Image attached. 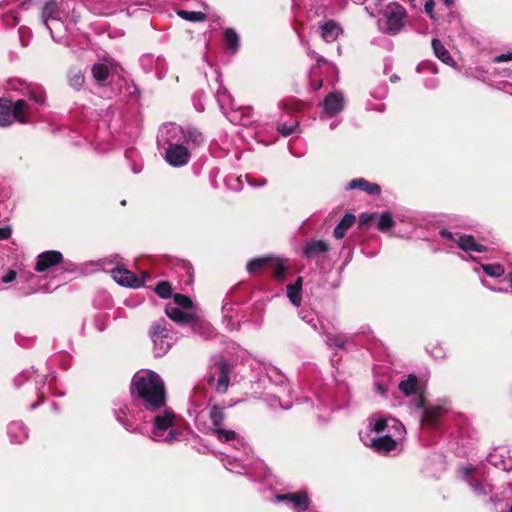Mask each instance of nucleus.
I'll return each mask as SVG.
<instances>
[{"label":"nucleus","instance_id":"dca6fc26","mask_svg":"<svg viewBox=\"0 0 512 512\" xmlns=\"http://www.w3.org/2000/svg\"><path fill=\"white\" fill-rule=\"evenodd\" d=\"M446 412L445 408L436 405L424 408L422 424L428 426H436L438 419Z\"/></svg>","mask_w":512,"mask_h":512},{"label":"nucleus","instance_id":"ea45409f","mask_svg":"<svg viewBox=\"0 0 512 512\" xmlns=\"http://www.w3.org/2000/svg\"><path fill=\"white\" fill-rule=\"evenodd\" d=\"M434 6H435V3L433 0H427L425 2V5H424V9H425V12L427 14H429V16L432 18V19H435V16H434V13H433V9H434Z\"/></svg>","mask_w":512,"mask_h":512},{"label":"nucleus","instance_id":"4d7b16f0","mask_svg":"<svg viewBox=\"0 0 512 512\" xmlns=\"http://www.w3.org/2000/svg\"><path fill=\"white\" fill-rule=\"evenodd\" d=\"M445 4L446 5H451L453 3V0H444Z\"/></svg>","mask_w":512,"mask_h":512},{"label":"nucleus","instance_id":"49530a36","mask_svg":"<svg viewBox=\"0 0 512 512\" xmlns=\"http://www.w3.org/2000/svg\"><path fill=\"white\" fill-rule=\"evenodd\" d=\"M303 278L301 276L297 277L294 283H290L293 287L302 291Z\"/></svg>","mask_w":512,"mask_h":512},{"label":"nucleus","instance_id":"bb28decb","mask_svg":"<svg viewBox=\"0 0 512 512\" xmlns=\"http://www.w3.org/2000/svg\"><path fill=\"white\" fill-rule=\"evenodd\" d=\"M177 15L190 22H204L207 19V15L202 11L179 10Z\"/></svg>","mask_w":512,"mask_h":512},{"label":"nucleus","instance_id":"6e6552de","mask_svg":"<svg viewBox=\"0 0 512 512\" xmlns=\"http://www.w3.org/2000/svg\"><path fill=\"white\" fill-rule=\"evenodd\" d=\"M114 280L120 285L139 288L144 285L143 279H138V276L125 268H115L112 270Z\"/></svg>","mask_w":512,"mask_h":512},{"label":"nucleus","instance_id":"6e6d98bb","mask_svg":"<svg viewBox=\"0 0 512 512\" xmlns=\"http://www.w3.org/2000/svg\"><path fill=\"white\" fill-rule=\"evenodd\" d=\"M508 280L512 286V271L508 274Z\"/></svg>","mask_w":512,"mask_h":512},{"label":"nucleus","instance_id":"1a4fd4ad","mask_svg":"<svg viewBox=\"0 0 512 512\" xmlns=\"http://www.w3.org/2000/svg\"><path fill=\"white\" fill-rule=\"evenodd\" d=\"M330 245L325 240L313 239L303 246V254L307 259H314L330 251Z\"/></svg>","mask_w":512,"mask_h":512},{"label":"nucleus","instance_id":"de8ad7c7","mask_svg":"<svg viewBox=\"0 0 512 512\" xmlns=\"http://www.w3.org/2000/svg\"><path fill=\"white\" fill-rule=\"evenodd\" d=\"M327 59L324 58L323 56H317L316 57V67L317 68H320L322 65H325L327 64Z\"/></svg>","mask_w":512,"mask_h":512},{"label":"nucleus","instance_id":"a211bd4d","mask_svg":"<svg viewBox=\"0 0 512 512\" xmlns=\"http://www.w3.org/2000/svg\"><path fill=\"white\" fill-rule=\"evenodd\" d=\"M396 446L397 442L389 435L371 440V447L377 453H389L390 451L394 450Z\"/></svg>","mask_w":512,"mask_h":512},{"label":"nucleus","instance_id":"aec40b11","mask_svg":"<svg viewBox=\"0 0 512 512\" xmlns=\"http://www.w3.org/2000/svg\"><path fill=\"white\" fill-rule=\"evenodd\" d=\"M398 388L406 396L416 395L420 390L418 378L416 375L410 374L407 379L399 383Z\"/></svg>","mask_w":512,"mask_h":512},{"label":"nucleus","instance_id":"f3484780","mask_svg":"<svg viewBox=\"0 0 512 512\" xmlns=\"http://www.w3.org/2000/svg\"><path fill=\"white\" fill-rule=\"evenodd\" d=\"M456 242L458 246L466 252L472 251L482 253L487 251V247L477 243L472 235H460L459 239Z\"/></svg>","mask_w":512,"mask_h":512},{"label":"nucleus","instance_id":"0eeeda50","mask_svg":"<svg viewBox=\"0 0 512 512\" xmlns=\"http://www.w3.org/2000/svg\"><path fill=\"white\" fill-rule=\"evenodd\" d=\"M190 158V152L182 144H170L165 151L166 161L174 167L186 165Z\"/></svg>","mask_w":512,"mask_h":512},{"label":"nucleus","instance_id":"72a5a7b5","mask_svg":"<svg viewBox=\"0 0 512 512\" xmlns=\"http://www.w3.org/2000/svg\"><path fill=\"white\" fill-rule=\"evenodd\" d=\"M286 289H287V296H288L289 300L291 301V303L295 307H299L301 305V301H302V291L293 287L290 284L287 285Z\"/></svg>","mask_w":512,"mask_h":512},{"label":"nucleus","instance_id":"c756f323","mask_svg":"<svg viewBox=\"0 0 512 512\" xmlns=\"http://www.w3.org/2000/svg\"><path fill=\"white\" fill-rule=\"evenodd\" d=\"M395 225L390 212H383L377 222V229L381 232H386Z\"/></svg>","mask_w":512,"mask_h":512},{"label":"nucleus","instance_id":"4c0bfd02","mask_svg":"<svg viewBox=\"0 0 512 512\" xmlns=\"http://www.w3.org/2000/svg\"><path fill=\"white\" fill-rule=\"evenodd\" d=\"M329 339V343L331 345H334L340 349H344L345 348V345L347 343V340L346 338H344L343 336H331L328 338Z\"/></svg>","mask_w":512,"mask_h":512},{"label":"nucleus","instance_id":"ddd939ff","mask_svg":"<svg viewBox=\"0 0 512 512\" xmlns=\"http://www.w3.org/2000/svg\"><path fill=\"white\" fill-rule=\"evenodd\" d=\"M344 99L341 93H329L324 99V110L331 115H335L342 111Z\"/></svg>","mask_w":512,"mask_h":512},{"label":"nucleus","instance_id":"c85d7f7f","mask_svg":"<svg viewBox=\"0 0 512 512\" xmlns=\"http://www.w3.org/2000/svg\"><path fill=\"white\" fill-rule=\"evenodd\" d=\"M68 80L71 87L79 90L85 82V77L80 69H72L68 74Z\"/></svg>","mask_w":512,"mask_h":512},{"label":"nucleus","instance_id":"2f4dec72","mask_svg":"<svg viewBox=\"0 0 512 512\" xmlns=\"http://www.w3.org/2000/svg\"><path fill=\"white\" fill-rule=\"evenodd\" d=\"M213 434L221 442H230L236 439V432L234 430H226L221 427L215 428Z\"/></svg>","mask_w":512,"mask_h":512},{"label":"nucleus","instance_id":"c03bdc74","mask_svg":"<svg viewBox=\"0 0 512 512\" xmlns=\"http://www.w3.org/2000/svg\"><path fill=\"white\" fill-rule=\"evenodd\" d=\"M414 405L417 408H424L425 407V397H424V395L422 393L418 392V396H417V398L414 401Z\"/></svg>","mask_w":512,"mask_h":512},{"label":"nucleus","instance_id":"39448f33","mask_svg":"<svg viewBox=\"0 0 512 512\" xmlns=\"http://www.w3.org/2000/svg\"><path fill=\"white\" fill-rule=\"evenodd\" d=\"M275 499L277 502L290 503L292 508L297 511H307L311 504L309 495L305 490L278 494L275 496Z\"/></svg>","mask_w":512,"mask_h":512},{"label":"nucleus","instance_id":"6ab92c4d","mask_svg":"<svg viewBox=\"0 0 512 512\" xmlns=\"http://www.w3.org/2000/svg\"><path fill=\"white\" fill-rule=\"evenodd\" d=\"M356 217L352 213H346L337 226L334 228L333 236L336 239H342L346 235V232L355 223Z\"/></svg>","mask_w":512,"mask_h":512},{"label":"nucleus","instance_id":"f704fd0d","mask_svg":"<svg viewBox=\"0 0 512 512\" xmlns=\"http://www.w3.org/2000/svg\"><path fill=\"white\" fill-rule=\"evenodd\" d=\"M172 297L174 303L183 309H191L193 306L192 299L187 295L176 293Z\"/></svg>","mask_w":512,"mask_h":512},{"label":"nucleus","instance_id":"bf43d9fd","mask_svg":"<svg viewBox=\"0 0 512 512\" xmlns=\"http://www.w3.org/2000/svg\"><path fill=\"white\" fill-rule=\"evenodd\" d=\"M410 3L414 2L415 0H408Z\"/></svg>","mask_w":512,"mask_h":512},{"label":"nucleus","instance_id":"864d4df0","mask_svg":"<svg viewBox=\"0 0 512 512\" xmlns=\"http://www.w3.org/2000/svg\"><path fill=\"white\" fill-rule=\"evenodd\" d=\"M308 55L311 56V57H315V58L317 57L316 52L313 51V50H309L308 51Z\"/></svg>","mask_w":512,"mask_h":512},{"label":"nucleus","instance_id":"423d86ee","mask_svg":"<svg viewBox=\"0 0 512 512\" xmlns=\"http://www.w3.org/2000/svg\"><path fill=\"white\" fill-rule=\"evenodd\" d=\"M63 262L64 257L60 251L48 250L40 253L37 256L34 269L36 272L42 273Z\"/></svg>","mask_w":512,"mask_h":512},{"label":"nucleus","instance_id":"9b49d317","mask_svg":"<svg viewBox=\"0 0 512 512\" xmlns=\"http://www.w3.org/2000/svg\"><path fill=\"white\" fill-rule=\"evenodd\" d=\"M216 366L219 371L216 390L219 393H225L230 383V374L233 367L224 360L218 361Z\"/></svg>","mask_w":512,"mask_h":512},{"label":"nucleus","instance_id":"58836bf2","mask_svg":"<svg viewBox=\"0 0 512 512\" xmlns=\"http://www.w3.org/2000/svg\"><path fill=\"white\" fill-rule=\"evenodd\" d=\"M387 427V421L385 419H378L372 426V430L376 433L383 432Z\"/></svg>","mask_w":512,"mask_h":512},{"label":"nucleus","instance_id":"473e14b6","mask_svg":"<svg viewBox=\"0 0 512 512\" xmlns=\"http://www.w3.org/2000/svg\"><path fill=\"white\" fill-rule=\"evenodd\" d=\"M483 271L490 277L498 278L504 275L505 269L501 264L495 263L484 265Z\"/></svg>","mask_w":512,"mask_h":512},{"label":"nucleus","instance_id":"e433bc0d","mask_svg":"<svg viewBox=\"0 0 512 512\" xmlns=\"http://www.w3.org/2000/svg\"><path fill=\"white\" fill-rule=\"evenodd\" d=\"M375 214L362 213L359 215L358 219V228L364 229L374 220Z\"/></svg>","mask_w":512,"mask_h":512},{"label":"nucleus","instance_id":"cd10ccee","mask_svg":"<svg viewBox=\"0 0 512 512\" xmlns=\"http://www.w3.org/2000/svg\"><path fill=\"white\" fill-rule=\"evenodd\" d=\"M209 418L215 428L221 427L225 419L224 408L219 405H213L209 412Z\"/></svg>","mask_w":512,"mask_h":512},{"label":"nucleus","instance_id":"b1692460","mask_svg":"<svg viewBox=\"0 0 512 512\" xmlns=\"http://www.w3.org/2000/svg\"><path fill=\"white\" fill-rule=\"evenodd\" d=\"M93 78L101 85L108 79L110 68L103 63H95L91 68Z\"/></svg>","mask_w":512,"mask_h":512},{"label":"nucleus","instance_id":"3c124183","mask_svg":"<svg viewBox=\"0 0 512 512\" xmlns=\"http://www.w3.org/2000/svg\"><path fill=\"white\" fill-rule=\"evenodd\" d=\"M399 79L400 77L395 74L390 77V81L393 83L397 82Z\"/></svg>","mask_w":512,"mask_h":512},{"label":"nucleus","instance_id":"13d9d810","mask_svg":"<svg viewBox=\"0 0 512 512\" xmlns=\"http://www.w3.org/2000/svg\"><path fill=\"white\" fill-rule=\"evenodd\" d=\"M365 0H356V2L363 3Z\"/></svg>","mask_w":512,"mask_h":512},{"label":"nucleus","instance_id":"603ef678","mask_svg":"<svg viewBox=\"0 0 512 512\" xmlns=\"http://www.w3.org/2000/svg\"><path fill=\"white\" fill-rule=\"evenodd\" d=\"M473 470H474V468H472V467L465 468L464 473H465L466 475H469Z\"/></svg>","mask_w":512,"mask_h":512},{"label":"nucleus","instance_id":"f03ea898","mask_svg":"<svg viewBox=\"0 0 512 512\" xmlns=\"http://www.w3.org/2000/svg\"><path fill=\"white\" fill-rule=\"evenodd\" d=\"M30 113L29 105L26 100L18 99L14 104L6 97L0 98V126L8 127L15 121L28 123L27 115Z\"/></svg>","mask_w":512,"mask_h":512},{"label":"nucleus","instance_id":"a18cd8bd","mask_svg":"<svg viewBox=\"0 0 512 512\" xmlns=\"http://www.w3.org/2000/svg\"><path fill=\"white\" fill-rule=\"evenodd\" d=\"M322 85L323 81L321 79L311 81V86L315 91L319 90L322 87Z\"/></svg>","mask_w":512,"mask_h":512},{"label":"nucleus","instance_id":"20e7f679","mask_svg":"<svg viewBox=\"0 0 512 512\" xmlns=\"http://www.w3.org/2000/svg\"><path fill=\"white\" fill-rule=\"evenodd\" d=\"M406 16V10L402 5L396 2L390 3L386 13L388 30L392 34L398 33L404 26Z\"/></svg>","mask_w":512,"mask_h":512},{"label":"nucleus","instance_id":"f8f14e48","mask_svg":"<svg viewBox=\"0 0 512 512\" xmlns=\"http://www.w3.org/2000/svg\"><path fill=\"white\" fill-rule=\"evenodd\" d=\"M342 32V28L333 20L326 21L320 26L321 37L327 43L336 41Z\"/></svg>","mask_w":512,"mask_h":512},{"label":"nucleus","instance_id":"052dcab7","mask_svg":"<svg viewBox=\"0 0 512 512\" xmlns=\"http://www.w3.org/2000/svg\"><path fill=\"white\" fill-rule=\"evenodd\" d=\"M509 512H512V506L510 507Z\"/></svg>","mask_w":512,"mask_h":512},{"label":"nucleus","instance_id":"7c9ffc66","mask_svg":"<svg viewBox=\"0 0 512 512\" xmlns=\"http://www.w3.org/2000/svg\"><path fill=\"white\" fill-rule=\"evenodd\" d=\"M155 293L162 299H169L172 295V286L169 281H160L154 288Z\"/></svg>","mask_w":512,"mask_h":512},{"label":"nucleus","instance_id":"f257e3e1","mask_svg":"<svg viewBox=\"0 0 512 512\" xmlns=\"http://www.w3.org/2000/svg\"><path fill=\"white\" fill-rule=\"evenodd\" d=\"M130 393L144 401L149 411H156L166 406V390L161 377L154 371L137 372L130 384Z\"/></svg>","mask_w":512,"mask_h":512},{"label":"nucleus","instance_id":"c9c22d12","mask_svg":"<svg viewBox=\"0 0 512 512\" xmlns=\"http://www.w3.org/2000/svg\"><path fill=\"white\" fill-rule=\"evenodd\" d=\"M298 126L297 121H293L290 124L287 123H280L278 124L277 130L283 135V136H289L294 133L295 129Z\"/></svg>","mask_w":512,"mask_h":512},{"label":"nucleus","instance_id":"393cba45","mask_svg":"<svg viewBox=\"0 0 512 512\" xmlns=\"http://www.w3.org/2000/svg\"><path fill=\"white\" fill-rule=\"evenodd\" d=\"M166 325L167 321L163 318L152 324L150 328V336L154 341L157 338H166L168 336V329Z\"/></svg>","mask_w":512,"mask_h":512},{"label":"nucleus","instance_id":"5701e85b","mask_svg":"<svg viewBox=\"0 0 512 512\" xmlns=\"http://www.w3.org/2000/svg\"><path fill=\"white\" fill-rule=\"evenodd\" d=\"M59 10V5H58V2L56 0H48L46 1V3L44 4L43 8H42V19H43V22H44V25L50 29L49 25H48V21L50 19H54V16L56 15V13L58 12Z\"/></svg>","mask_w":512,"mask_h":512},{"label":"nucleus","instance_id":"09e8293b","mask_svg":"<svg viewBox=\"0 0 512 512\" xmlns=\"http://www.w3.org/2000/svg\"><path fill=\"white\" fill-rule=\"evenodd\" d=\"M150 278H151V275L147 271L142 272L141 277H138V279H143L144 283L146 282L147 279H150Z\"/></svg>","mask_w":512,"mask_h":512},{"label":"nucleus","instance_id":"9d476101","mask_svg":"<svg viewBox=\"0 0 512 512\" xmlns=\"http://www.w3.org/2000/svg\"><path fill=\"white\" fill-rule=\"evenodd\" d=\"M359 189L371 196H378L381 193V187L377 183L369 182L364 178H355L349 181L346 190Z\"/></svg>","mask_w":512,"mask_h":512},{"label":"nucleus","instance_id":"79ce46f5","mask_svg":"<svg viewBox=\"0 0 512 512\" xmlns=\"http://www.w3.org/2000/svg\"><path fill=\"white\" fill-rule=\"evenodd\" d=\"M512 60V52L500 54L495 57L494 61L496 63L506 62Z\"/></svg>","mask_w":512,"mask_h":512},{"label":"nucleus","instance_id":"8fccbe9b","mask_svg":"<svg viewBox=\"0 0 512 512\" xmlns=\"http://www.w3.org/2000/svg\"><path fill=\"white\" fill-rule=\"evenodd\" d=\"M441 235H442L443 237L447 238V239H450V240H452V239H453V234H452L451 232L447 231V230H443V231L441 232Z\"/></svg>","mask_w":512,"mask_h":512},{"label":"nucleus","instance_id":"7ed1b4c3","mask_svg":"<svg viewBox=\"0 0 512 512\" xmlns=\"http://www.w3.org/2000/svg\"><path fill=\"white\" fill-rule=\"evenodd\" d=\"M265 268H272L273 275L278 280H282L284 278L285 272L287 270V266L284 264V260L275 258L273 256L253 258L246 265V270L250 274H257Z\"/></svg>","mask_w":512,"mask_h":512},{"label":"nucleus","instance_id":"4be33fe9","mask_svg":"<svg viewBox=\"0 0 512 512\" xmlns=\"http://www.w3.org/2000/svg\"><path fill=\"white\" fill-rule=\"evenodd\" d=\"M431 44L433 52L439 60H441L445 64H450L451 62H453V58L451 57L449 51L445 48V46L439 39L434 38Z\"/></svg>","mask_w":512,"mask_h":512},{"label":"nucleus","instance_id":"a19ab883","mask_svg":"<svg viewBox=\"0 0 512 512\" xmlns=\"http://www.w3.org/2000/svg\"><path fill=\"white\" fill-rule=\"evenodd\" d=\"M11 234L12 230L9 226L0 227V240H7Z\"/></svg>","mask_w":512,"mask_h":512},{"label":"nucleus","instance_id":"412c9836","mask_svg":"<svg viewBox=\"0 0 512 512\" xmlns=\"http://www.w3.org/2000/svg\"><path fill=\"white\" fill-rule=\"evenodd\" d=\"M174 419L175 413L172 410L167 409L163 414L157 415L153 422L157 429L164 431L173 426Z\"/></svg>","mask_w":512,"mask_h":512},{"label":"nucleus","instance_id":"2eb2a0df","mask_svg":"<svg viewBox=\"0 0 512 512\" xmlns=\"http://www.w3.org/2000/svg\"><path fill=\"white\" fill-rule=\"evenodd\" d=\"M166 315L179 324H189L195 320L192 313L184 312L178 307L167 305L165 308Z\"/></svg>","mask_w":512,"mask_h":512},{"label":"nucleus","instance_id":"5fc2aeb1","mask_svg":"<svg viewBox=\"0 0 512 512\" xmlns=\"http://www.w3.org/2000/svg\"><path fill=\"white\" fill-rule=\"evenodd\" d=\"M215 378L213 375H210L209 378H208V383L209 384H212L214 382Z\"/></svg>","mask_w":512,"mask_h":512},{"label":"nucleus","instance_id":"a878e982","mask_svg":"<svg viewBox=\"0 0 512 512\" xmlns=\"http://www.w3.org/2000/svg\"><path fill=\"white\" fill-rule=\"evenodd\" d=\"M224 39L226 46L232 52H236L239 48V36L233 28H227L224 31Z\"/></svg>","mask_w":512,"mask_h":512},{"label":"nucleus","instance_id":"37998d69","mask_svg":"<svg viewBox=\"0 0 512 512\" xmlns=\"http://www.w3.org/2000/svg\"><path fill=\"white\" fill-rule=\"evenodd\" d=\"M17 273L16 271L10 269L7 274L2 278L4 283H10L16 279Z\"/></svg>","mask_w":512,"mask_h":512},{"label":"nucleus","instance_id":"4468645a","mask_svg":"<svg viewBox=\"0 0 512 512\" xmlns=\"http://www.w3.org/2000/svg\"><path fill=\"white\" fill-rule=\"evenodd\" d=\"M181 133L185 142L192 147H200L205 141L203 133L195 127L181 128Z\"/></svg>","mask_w":512,"mask_h":512}]
</instances>
